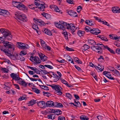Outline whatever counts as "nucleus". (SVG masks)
Wrapping results in <instances>:
<instances>
[{"label":"nucleus","instance_id":"nucleus-1","mask_svg":"<svg viewBox=\"0 0 120 120\" xmlns=\"http://www.w3.org/2000/svg\"><path fill=\"white\" fill-rule=\"evenodd\" d=\"M59 22V23L58 22L55 23V25L56 27L62 30H64L66 28L68 30H70L73 34H75L74 32L76 29L74 24L69 23L63 21H60Z\"/></svg>","mask_w":120,"mask_h":120},{"label":"nucleus","instance_id":"nucleus-2","mask_svg":"<svg viewBox=\"0 0 120 120\" xmlns=\"http://www.w3.org/2000/svg\"><path fill=\"white\" fill-rule=\"evenodd\" d=\"M0 32L2 33L4 36L5 38L8 40H10L12 38V36L11 33L8 30L4 29H0Z\"/></svg>","mask_w":120,"mask_h":120},{"label":"nucleus","instance_id":"nucleus-3","mask_svg":"<svg viewBox=\"0 0 120 120\" xmlns=\"http://www.w3.org/2000/svg\"><path fill=\"white\" fill-rule=\"evenodd\" d=\"M17 19L23 22L27 21V18L24 14H22L20 12L18 11L15 14Z\"/></svg>","mask_w":120,"mask_h":120},{"label":"nucleus","instance_id":"nucleus-4","mask_svg":"<svg viewBox=\"0 0 120 120\" xmlns=\"http://www.w3.org/2000/svg\"><path fill=\"white\" fill-rule=\"evenodd\" d=\"M97 46H94L91 47V48L93 50H97V52L99 54L102 52V49H103L104 45L102 44L98 43L96 44Z\"/></svg>","mask_w":120,"mask_h":120},{"label":"nucleus","instance_id":"nucleus-5","mask_svg":"<svg viewBox=\"0 0 120 120\" xmlns=\"http://www.w3.org/2000/svg\"><path fill=\"white\" fill-rule=\"evenodd\" d=\"M53 89L55 90V93L58 95H60L62 94V93L61 91V90L59 88L60 86L58 85L55 84H52V85H49Z\"/></svg>","mask_w":120,"mask_h":120},{"label":"nucleus","instance_id":"nucleus-6","mask_svg":"<svg viewBox=\"0 0 120 120\" xmlns=\"http://www.w3.org/2000/svg\"><path fill=\"white\" fill-rule=\"evenodd\" d=\"M14 6L17 7V8H23L25 10H27L26 7L22 3L20 2H18L17 1H14L12 2Z\"/></svg>","mask_w":120,"mask_h":120},{"label":"nucleus","instance_id":"nucleus-7","mask_svg":"<svg viewBox=\"0 0 120 120\" xmlns=\"http://www.w3.org/2000/svg\"><path fill=\"white\" fill-rule=\"evenodd\" d=\"M3 44L5 47L8 48H11V51H13L15 49L14 46L13 44L8 41H4L3 42Z\"/></svg>","mask_w":120,"mask_h":120},{"label":"nucleus","instance_id":"nucleus-8","mask_svg":"<svg viewBox=\"0 0 120 120\" xmlns=\"http://www.w3.org/2000/svg\"><path fill=\"white\" fill-rule=\"evenodd\" d=\"M30 60L32 62H34V64H37L41 62L40 58L37 56H35L34 57L33 56H31L30 58Z\"/></svg>","mask_w":120,"mask_h":120},{"label":"nucleus","instance_id":"nucleus-9","mask_svg":"<svg viewBox=\"0 0 120 120\" xmlns=\"http://www.w3.org/2000/svg\"><path fill=\"white\" fill-rule=\"evenodd\" d=\"M12 80H14L15 81H18L19 80H22L21 78H20L19 75L17 74L12 73L10 75Z\"/></svg>","mask_w":120,"mask_h":120},{"label":"nucleus","instance_id":"nucleus-10","mask_svg":"<svg viewBox=\"0 0 120 120\" xmlns=\"http://www.w3.org/2000/svg\"><path fill=\"white\" fill-rule=\"evenodd\" d=\"M35 5L37 7V9H40L41 11H44V9L45 8V6L43 4H40L39 2H35Z\"/></svg>","mask_w":120,"mask_h":120},{"label":"nucleus","instance_id":"nucleus-11","mask_svg":"<svg viewBox=\"0 0 120 120\" xmlns=\"http://www.w3.org/2000/svg\"><path fill=\"white\" fill-rule=\"evenodd\" d=\"M101 31L98 28H93L91 29L90 33L96 35H97L101 33Z\"/></svg>","mask_w":120,"mask_h":120},{"label":"nucleus","instance_id":"nucleus-12","mask_svg":"<svg viewBox=\"0 0 120 120\" xmlns=\"http://www.w3.org/2000/svg\"><path fill=\"white\" fill-rule=\"evenodd\" d=\"M34 21L37 24L40 26H45V23L44 22L42 21L40 19H37L34 18Z\"/></svg>","mask_w":120,"mask_h":120},{"label":"nucleus","instance_id":"nucleus-13","mask_svg":"<svg viewBox=\"0 0 120 120\" xmlns=\"http://www.w3.org/2000/svg\"><path fill=\"white\" fill-rule=\"evenodd\" d=\"M0 14L6 17L9 16V13L7 11L0 9Z\"/></svg>","mask_w":120,"mask_h":120},{"label":"nucleus","instance_id":"nucleus-14","mask_svg":"<svg viewBox=\"0 0 120 120\" xmlns=\"http://www.w3.org/2000/svg\"><path fill=\"white\" fill-rule=\"evenodd\" d=\"M17 46L20 49H25V48H28V47L26 46L22 42H17Z\"/></svg>","mask_w":120,"mask_h":120},{"label":"nucleus","instance_id":"nucleus-15","mask_svg":"<svg viewBox=\"0 0 120 120\" xmlns=\"http://www.w3.org/2000/svg\"><path fill=\"white\" fill-rule=\"evenodd\" d=\"M45 106L47 107H52L55 105V104L53 101H47L45 103Z\"/></svg>","mask_w":120,"mask_h":120},{"label":"nucleus","instance_id":"nucleus-16","mask_svg":"<svg viewBox=\"0 0 120 120\" xmlns=\"http://www.w3.org/2000/svg\"><path fill=\"white\" fill-rule=\"evenodd\" d=\"M68 14L72 17H76L77 16V13L76 12L72 10H69L68 11Z\"/></svg>","mask_w":120,"mask_h":120},{"label":"nucleus","instance_id":"nucleus-17","mask_svg":"<svg viewBox=\"0 0 120 120\" xmlns=\"http://www.w3.org/2000/svg\"><path fill=\"white\" fill-rule=\"evenodd\" d=\"M38 102V101H37ZM38 106L41 108H43L45 105V102L43 101H40L38 102H36Z\"/></svg>","mask_w":120,"mask_h":120},{"label":"nucleus","instance_id":"nucleus-18","mask_svg":"<svg viewBox=\"0 0 120 120\" xmlns=\"http://www.w3.org/2000/svg\"><path fill=\"white\" fill-rule=\"evenodd\" d=\"M112 10L113 12L115 13H120V8L118 7H112Z\"/></svg>","mask_w":120,"mask_h":120},{"label":"nucleus","instance_id":"nucleus-19","mask_svg":"<svg viewBox=\"0 0 120 120\" xmlns=\"http://www.w3.org/2000/svg\"><path fill=\"white\" fill-rule=\"evenodd\" d=\"M39 55L41 60L43 61H44L47 60V57L44 54L40 53L39 54Z\"/></svg>","mask_w":120,"mask_h":120},{"label":"nucleus","instance_id":"nucleus-20","mask_svg":"<svg viewBox=\"0 0 120 120\" xmlns=\"http://www.w3.org/2000/svg\"><path fill=\"white\" fill-rule=\"evenodd\" d=\"M1 50L3 52L5 53V54L8 56H11V54L9 52H10L9 50L8 49H1Z\"/></svg>","mask_w":120,"mask_h":120},{"label":"nucleus","instance_id":"nucleus-21","mask_svg":"<svg viewBox=\"0 0 120 120\" xmlns=\"http://www.w3.org/2000/svg\"><path fill=\"white\" fill-rule=\"evenodd\" d=\"M52 112L53 113H55V114L56 115H59L61 114L62 113V111L60 109H52Z\"/></svg>","mask_w":120,"mask_h":120},{"label":"nucleus","instance_id":"nucleus-22","mask_svg":"<svg viewBox=\"0 0 120 120\" xmlns=\"http://www.w3.org/2000/svg\"><path fill=\"white\" fill-rule=\"evenodd\" d=\"M35 5V4H32L30 5H27V6L30 8L32 9H33L36 11L37 10V6H36Z\"/></svg>","mask_w":120,"mask_h":120},{"label":"nucleus","instance_id":"nucleus-23","mask_svg":"<svg viewBox=\"0 0 120 120\" xmlns=\"http://www.w3.org/2000/svg\"><path fill=\"white\" fill-rule=\"evenodd\" d=\"M64 56L66 57V59L68 60L69 61H71V63L74 64L75 63L73 60L72 58L69 55H64Z\"/></svg>","mask_w":120,"mask_h":120},{"label":"nucleus","instance_id":"nucleus-24","mask_svg":"<svg viewBox=\"0 0 120 120\" xmlns=\"http://www.w3.org/2000/svg\"><path fill=\"white\" fill-rule=\"evenodd\" d=\"M88 42L89 45H94L96 44V42L93 40L88 39Z\"/></svg>","mask_w":120,"mask_h":120},{"label":"nucleus","instance_id":"nucleus-25","mask_svg":"<svg viewBox=\"0 0 120 120\" xmlns=\"http://www.w3.org/2000/svg\"><path fill=\"white\" fill-rule=\"evenodd\" d=\"M85 22L89 25L94 26V22L93 21L87 20L85 21Z\"/></svg>","mask_w":120,"mask_h":120},{"label":"nucleus","instance_id":"nucleus-26","mask_svg":"<svg viewBox=\"0 0 120 120\" xmlns=\"http://www.w3.org/2000/svg\"><path fill=\"white\" fill-rule=\"evenodd\" d=\"M90 47L86 44H84L82 47V49L83 51H85L86 50L88 49Z\"/></svg>","mask_w":120,"mask_h":120},{"label":"nucleus","instance_id":"nucleus-27","mask_svg":"<svg viewBox=\"0 0 120 120\" xmlns=\"http://www.w3.org/2000/svg\"><path fill=\"white\" fill-rule=\"evenodd\" d=\"M98 37H99L103 41H108V39L107 38L103 35L98 36Z\"/></svg>","mask_w":120,"mask_h":120},{"label":"nucleus","instance_id":"nucleus-28","mask_svg":"<svg viewBox=\"0 0 120 120\" xmlns=\"http://www.w3.org/2000/svg\"><path fill=\"white\" fill-rule=\"evenodd\" d=\"M106 76L109 79H110L115 80L116 79L114 78L113 77H112V75L109 72V73L106 75Z\"/></svg>","mask_w":120,"mask_h":120},{"label":"nucleus","instance_id":"nucleus-29","mask_svg":"<svg viewBox=\"0 0 120 120\" xmlns=\"http://www.w3.org/2000/svg\"><path fill=\"white\" fill-rule=\"evenodd\" d=\"M43 32L46 34L48 35H52L51 32L49 30H48L47 29H45L43 31Z\"/></svg>","mask_w":120,"mask_h":120},{"label":"nucleus","instance_id":"nucleus-30","mask_svg":"<svg viewBox=\"0 0 120 120\" xmlns=\"http://www.w3.org/2000/svg\"><path fill=\"white\" fill-rule=\"evenodd\" d=\"M110 71H112L114 74L116 75L117 76H120V72L116 69H115L114 70H110Z\"/></svg>","mask_w":120,"mask_h":120},{"label":"nucleus","instance_id":"nucleus-31","mask_svg":"<svg viewBox=\"0 0 120 120\" xmlns=\"http://www.w3.org/2000/svg\"><path fill=\"white\" fill-rule=\"evenodd\" d=\"M36 101L34 100H32L29 102L28 106H32L35 103H36Z\"/></svg>","mask_w":120,"mask_h":120},{"label":"nucleus","instance_id":"nucleus-32","mask_svg":"<svg viewBox=\"0 0 120 120\" xmlns=\"http://www.w3.org/2000/svg\"><path fill=\"white\" fill-rule=\"evenodd\" d=\"M40 42L41 45L43 49L47 45L45 42L42 39H40Z\"/></svg>","mask_w":120,"mask_h":120},{"label":"nucleus","instance_id":"nucleus-33","mask_svg":"<svg viewBox=\"0 0 120 120\" xmlns=\"http://www.w3.org/2000/svg\"><path fill=\"white\" fill-rule=\"evenodd\" d=\"M55 115L54 114H49L48 116V117L49 119L53 120L55 118Z\"/></svg>","mask_w":120,"mask_h":120},{"label":"nucleus","instance_id":"nucleus-34","mask_svg":"<svg viewBox=\"0 0 120 120\" xmlns=\"http://www.w3.org/2000/svg\"><path fill=\"white\" fill-rule=\"evenodd\" d=\"M42 15L47 19H49L51 17V16L50 15L44 13L42 14Z\"/></svg>","mask_w":120,"mask_h":120},{"label":"nucleus","instance_id":"nucleus-35","mask_svg":"<svg viewBox=\"0 0 120 120\" xmlns=\"http://www.w3.org/2000/svg\"><path fill=\"white\" fill-rule=\"evenodd\" d=\"M32 26L33 29L36 30L37 32L38 33V26L37 25L33 23L32 24Z\"/></svg>","mask_w":120,"mask_h":120},{"label":"nucleus","instance_id":"nucleus-36","mask_svg":"<svg viewBox=\"0 0 120 120\" xmlns=\"http://www.w3.org/2000/svg\"><path fill=\"white\" fill-rule=\"evenodd\" d=\"M84 34V32L80 30H79L78 31L77 34L80 37H82L83 36Z\"/></svg>","mask_w":120,"mask_h":120},{"label":"nucleus","instance_id":"nucleus-37","mask_svg":"<svg viewBox=\"0 0 120 120\" xmlns=\"http://www.w3.org/2000/svg\"><path fill=\"white\" fill-rule=\"evenodd\" d=\"M98 60L99 62H102L105 61L104 59L102 56H100L98 59Z\"/></svg>","mask_w":120,"mask_h":120},{"label":"nucleus","instance_id":"nucleus-38","mask_svg":"<svg viewBox=\"0 0 120 120\" xmlns=\"http://www.w3.org/2000/svg\"><path fill=\"white\" fill-rule=\"evenodd\" d=\"M74 59L75 62L78 64H82V62L79 60L78 58L76 57H74Z\"/></svg>","mask_w":120,"mask_h":120},{"label":"nucleus","instance_id":"nucleus-39","mask_svg":"<svg viewBox=\"0 0 120 120\" xmlns=\"http://www.w3.org/2000/svg\"><path fill=\"white\" fill-rule=\"evenodd\" d=\"M53 7H54L55 8L54 10L55 11L57 12H58L60 13H62V11L60 10L59 8H58V7L56 6H55L54 5H52Z\"/></svg>","mask_w":120,"mask_h":120},{"label":"nucleus","instance_id":"nucleus-40","mask_svg":"<svg viewBox=\"0 0 120 120\" xmlns=\"http://www.w3.org/2000/svg\"><path fill=\"white\" fill-rule=\"evenodd\" d=\"M80 119L82 120H88L89 118L85 116H80Z\"/></svg>","mask_w":120,"mask_h":120},{"label":"nucleus","instance_id":"nucleus-41","mask_svg":"<svg viewBox=\"0 0 120 120\" xmlns=\"http://www.w3.org/2000/svg\"><path fill=\"white\" fill-rule=\"evenodd\" d=\"M90 74L92 75L93 76L95 80L97 81H98V79L96 74L92 72H91Z\"/></svg>","mask_w":120,"mask_h":120},{"label":"nucleus","instance_id":"nucleus-42","mask_svg":"<svg viewBox=\"0 0 120 120\" xmlns=\"http://www.w3.org/2000/svg\"><path fill=\"white\" fill-rule=\"evenodd\" d=\"M63 34L64 36L65 37V38L66 39H68V36L67 34V32L65 31H64V30H63Z\"/></svg>","mask_w":120,"mask_h":120},{"label":"nucleus","instance_id":"nucleus-43","mask_svg":"<svg viewBox=\"0 0 120 120\" xmlns=\"http://www.w3.org/2000/svg\"><path fill=\"white\" fill-rule=\"evenodd\" d=\"M55 105L57 107L62 108L63 107V105L61 103H55Z\"/></svg>","mask_w":120,"mask_h":120},{"label":"nucleus","instance_id":"nucleus-44","mask_svg":"<svg viewBox=\"0 0 120 120\" xmlns=\"http://www.w3.org/2000/svg\"><path fill=\"white\" fill-rule=\"evenodd\" d=\"M33 90L34 92L37 94H39L40 92V91L37 88H33Z\"/></svg>","mask_w":120,"mask_h":120},{"label":"nucleus","instance_id":"nucleus-45","mask_svg":"<svg viewBox=\"0 0 120 120\" xmlns=\"http://www.w3.org/2000/svg\"><path fill=\"white\" fill-rule=\"evenodd\" d=\"M98 66V69L101 71H103L104 69V67L103 66L99 64Z\"/></svg>","mask_w":120,"mask_h":120},{"label":"nucleus","instance_id":"nucleus-46","mask_svg":"<svg viewBox=\"0 0 120 120\" xmlns=\"http://www.w3.org/2000/svg\"><path fill=\"white\" fill-rule=\"evenodd\" d=\"M41 74L43 75H45L46 74H49V72H48L46 70H42L41 69Z\"/></svg>","mask_w":120,"mask_h":120},{"label":"nucleus","instance_id":"nucleus-47","mask_svg":"<svg viewBox=\"0 0 120 120\" xmlns=\"http://www.w3.org/2000/svg\"><path fill=\"white\" fill-rule=\"evenodd\" d=\"M43 49L44 50H47L49 51L51 49V48L49 46L47 45Z\"/></svg>","mask_w":120,"mask_h":120},{"label":"nucleus","instance_id":"nucleus-48","mask_svg":"<svg viewBox=\"0 0 120 120\" xmlns=\"http://www.w3.org/2000/svg\"><path fill=\"white\" fill-rule=\"evenodd\" d=\"M2 59L4 60V62L7 63L8 64L11 63V62L10 61L6 58H3Z\"/></svg>","mask_w":120,"mask_h":120},{"label":"nucleus","instance_id":"nucleus-49","mask_svg":"<svg viewBox=\"0 0 120 120\" xmlns=\"http://www.w3.org/2000/svg\"><path fill=\"white\" fill-rule=\"evenodd\" d=\"M18 59L20 60L21 61H23L24 60L25 58L24 57L20 55L19 56V57H18Z\"/></svg>","mask_w":120,"mask_h":120},{"label":"nucleus","instance_id":"nucleus-50","mask_svg":"<svg viewBox=\"0 0 120 120\" xmlns=\"http://www.w3.org/2000/svg\"><path fill=\"white\" fill-rule=\"evenodd\" d=\"M66 96L69 99H71L72 96L70 94L68 93H66Z\"/></svg>","mask_w":120,"mask_h":120},{"label":"nucleus","instance_id":"nucleus-51","mask_svg":"<svg viewBox=\"0 0 120 120\" xmlns=\"http://www.w3.org/2000/svg\"><path fill=\"white\" fill-rule=\"evenodd\" d=\"M60 80L62 83L65 84L66 85L68 83L67 82L63 79L60 78Z\"/></svg>","mask_w":120,"mask_h":120},{"label":"nucleus","instance_id":"nucleus-52","mask_svg":"<svg viewBox=\"0 0 120 120\" xmlns=\"http://www.w3.org/2000/svg\"><path fill=\"white\" fill-rule=\"evenodd\" d=\"M85 30L87 32H90V31L91 30V29L90 28H89L88 26H86L84 28Z\"/></svg>","mask_w":120,"mask_h":120},{"label":"nucleus","instance_id":"nucleus-53","mask_svg":"<svg viewBox=\"0 0 120 120\" xmlns=\"http://www.w3.org/2000/svg\"><path fill=\"white\" fill-rule=\"evenodd\" d=\"M94 17L95 18V19L98 22L101 23L103 22H102V20H101L99 18L97 17Z\"/></svg>","mask_w":120,"mask_h":120},{"label":"nucleus","instance_id":"nucleus-54","mask_svg":"<svg viewBox=\"0 0 120 120\" xmlns=\"http://www.w3.org/2000/svg\"><path fill=\"white\" fill-rule=\"evenodd\" d=\"M102 22H101V23L104 24L108 26H110V25L109 24V23L105 20H104V21L102 20Z\"/></svg>","mask_w":120,"mask_h":120},{"label":"nucleus","instance_id":"nucleus-55","mask_svg":"<svg viewBox=\"0 0 120 120\" xmlns=\"http://www.w3.org/2000/svg\"><path fill=\"white\" fill-rule=\"evenodd\" d=\"M110 38L111 39H115L117 40L118 38V37L117 36H112L111 35H109Z\"/></svg>","mask_w":120,"mask_h":120},{"label":"nucleus","instance_id":"nucleus-56","mask_svg":"<svg viewBox=\"0 0 120 120\" xmlns=\"http://www.w3.org/2000/svg\"><path fill=\"white\" fill-rule=\"evenodd\" d=\"M21 85L23 86L26 87L27 86V84L26 82L23 81Z\"/></svg>","mask_w":120,"mask_h":120},{"label":"nucleus","instance_id":"nucleus-57","mask_svg":"<svg viewBox=\"0 0 120 120\" xmlns=\"http://www.w3.org/2000/svg\"><path fill=\"white\" fill-rule=\"evenodd\" d=\"M65 49H66L68 51H74V50L72 49L71 48H69L68 46H66L65 48Z\"/></svg>","mask_w":120,"mask_h":120},{"label":"nucleus","instance_id":"nucleus-58","mask_svg":"<svg viewBox=\"0 0 120 120\" xmlns=\"http://www.w3.org/2000/svg\"><path fill=\"white\" fill-rule=\"evenodd\" d=\"M82 10V7L81 6H79L77 8V11L78 12H79Z\"/></svg>","mask_w":120,"mask_h":120},{"label":"nucleus","instance_id":"nucleus-59","mask_svg":"<svg viewBox=\"0 0 120 120\" xmlns=\"http://www.w3.org/2000/svg\"><path fill=\"white\" fill-rule=\"evenodd\" d=\"M50 73L52 74V75H53V77L54 78H55L59 77V76H58L56 74H55L53 72L51 71Z\"/></svg>","mask_w":120,"mask_h":120},{"label":"nucleus","instance_id":"nucleus-60","mask_svg":"<svg viewBox=\"0 0 120 120\" xmlns=\"http://www.w3.org/2000/svg\"><path fill=\"white\" fill-rule=\"evenodd\" d=\"M58 120H65V117L63 116H59L58 117Z\"/></svg>","mask_w":120,"mask_h":120},{"label":"nucleus","instance_id":"nucleus-61","mask_svg":"<svg viewBox=\"0 0 120 120\" xmlns=\"http://www.w3.org/2000/svg\"><path fill=\"white\" fill-rule=\"evenodd\" d=\"M26 54V53L24 52V51H21L19 53V55L21 56H24Z\"/></svg>","mask_w":120,"mask_h":120},{"label":"nucleus","instance_id":"nucleus-62","mask_svg":"<svg viewBox=\"0 0 120 120\" xmlns=\"http://www.w3.org/2000/svg\"><path fill=\"white\" fill-rule=\"evenodd\" d=\"M2 70L4 71V72L8 73L9 72L8 70L6 68H2Z\"/></svg>","mask_w":120,"mask_h":120},{"label":"nucleus","instance_id":"nucleus-63","mask_svg":"<svg viewBox=\"0 0 120 120\" xmlns=\"http://www.w3.org/2000/svg\"><path fill=\"white\" fill-rule=\"evenodd\" d=\"M45 67L48 68L50 69H52L53 68V67L52 66L48 65H45Z\"/></svg>","mask_w":120,"mask_h":120},{"label":"nucleus","instance_id":"nucleus-64","mask_svg":"<svg viewBox=\"0 0 120 120\" xmlns=\"http://www.w3.org/2000/svg\"><path fill=\"white\" fill-rule=\"evenodd\" d=\"M74 106L80 107L81 106V104L78 101L76 103V104L74 105Z\"/></svg>","mask_w":120,"mask_h":120}]
</instances>
